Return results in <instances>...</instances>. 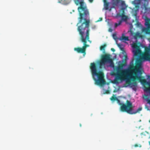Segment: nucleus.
<instances>
[{
    "label": "nucleus",
    "mask_w": 150,
    "mask_h": 150,
    "mask_svg": "<svg viewBox=\"0 0 150 150\" xmlns=\"http://www.w3.org/2000/svg\"><path fill=\"white\" fill-rule=\"evenodd\" d=\"M58 3L64 5H68L69 4L71 0H57ZM76 5H79L82 8L84 7V5H86L84 2L83 0H74Z\"/></svg>",
    "instance_id": "obj_6"
},
{
    "label": "nucleus",
    "mask_w": 150,
    "mask_h": 150,
    "mask_svg": "<svg viewBox=\"0 0 150 150\" xmlns=\"http://www.w3.org/2000/svg\"><path fill=\"white\" fill-rule=\"evenodd\" d=\"M100 68H101V66H103L106 69V67L113 68L114 67L112 60L106 57H105L102 59L100 63Z\"/></svg>",
    "instance_id": "obj_7"
},
{
    "label": "nucleus",
    "mask_w": 150,
    "mask_h": 150,
    "mask_svg": "<svg viewBox=\"0 0 150 150\" xmlns=\"http://www.w3.org/2000/svg\"><path fill=\"white\" fill-rule=\"evenodd\" d=\"M119 39L121 40L125 41L129 40L128 37H120L119 38Z\"/></svg>",
    "instance_id": "obj_9"
},
{
    "label": "nucleus",
    "mask_w": 150,
    "mask_h": 150,
    "mask_svg": "<svg viewBox=\"0 0 150 150\" xmlns=\"http://www.w3.org/2000/svg\"><path fill=\"white\" fill-rule=\"evenodd\" d=\"M104 8L105 10H110L106 11L105 18L107 17H113L120 18L121 20L114 25V28L120 25L123 21H126L127 17L125 15L124 11L127 6L124 1L121 0H103Z\"/></svg>",
    "instance_id": "obj_1"
},
{
    "label": "nucleus",
    "mask_w": 150,
    "mask_h": 150,
    "mask_svg": "<svg viewBox=\"0 0 150 150\" xmlns=\"http://www.w3.org/2000/svg\"><path fill=\"white\" fill-rule=\"evenodd\" d=\"M134 146L135 147H141V146L140 145H138L137 144H135Z\"/></svg>",
    "instance_id": "obj_12"
},
{
    "label": "nucleus",
    "mask_w": 150,
    "mask_h": 150,
    "mask_svg": "<svg viewBox=\"0 0 150 150\" xmlns=\"http://www.w3.org/2000/svg\"><path fill=\"white\" fill-rule=\"evenodd\" d=\"M109 19H106V21H107V20L109 21Z\"/></svg>",
    "instance_id": "obj_18"
},
{
    "label": "nucleus",
    "mask_w": 150,
    "mask_h": 150,
    "mask_svg": "<svg viewBox=\"0 0 150 150\" xmlns=\"http://www.w3.org/2000/svg\"><path fill=\"white\" fill-rule=\"evenodd\" d=\"M93 0H89V1L91 2Z\"/></svg>",
    "instance_id": "obj_17"
},
{
    "label": "nucleus",
    "mask_w": 150,
    "mask_h": 150,
    "mask_svg": "<svg viewBox=\"0 0 150 150\" xmlns=\"http://www.w3.org/2000/svg\"><path fill=\"white\" fill-rule=\"evenodd\" d=\"M111 50L113 51H115V50H114V49H111Z\"/></svg>",
    "instance_id": "obj_15"
},
{
    "label": "nucleus",
    "mask_w": 150,
    "mask_h": 150,
    "mask_svg": "<svg viewBox=\"0 0 150 150\" xmlns=\"http://www.w3.org/2000/svg\"><path fill=\"white\" fill-rule=\"evenodd\" d=\"M132 4L135 5V8L132 10V13L136 17L137 19V17L136 16L140 9L141 13L142 14V18L145 20V25L146 28L142 26L141 24L138 22L135 24L137 27H140L142 32H144L146 34H150V19L148 17L150 13V8H147L146 6L148 4V0H134L132 2Z\"/></svg>",
    "instance_id": "obj_3"
},
{
    "label": "nucleus",
    "mask_w": 150,
    "mask_h": 150,
    "mask_svg": "<svg viewBox=\"0 0 150 150\" xmlns=\"http://www.w3.org/2000/svg\"><path fill=\"white\" fill-rule=\"evenodd\" d=\"M90 69L92 77L96 85L102 86L101 92L103 94H108L109 93L108 83H106L104 80L103 73L100 70H98L94 63L91 64Z\"/></svg>",
    "instance_id": "obj_4"
},
{
    "label": "nucleus",
    "mask_w": 150,
    "mask_h": 150,
    "mask_svg": "<svg viewBox=\"0 0 150 150\" xmlns=\"http://www.w3.org/2000/svg\"><path fill=\"white\" fill-rule=\"evenodd\" d=\"M112 102L115 100L117 102L119 105H122L121 107L120 110L122 112H126L130 114H134L139 112L142 110V107H140L137 109H135V106L132 104L130 101L127 100L126 98L119 96L118 98L113 96L110 98Z\"/></svg>",
    "instance_id": "obj_5"
},
{
    "label": "nucleus",
    "mask_w": 150,
    "mask_h": 150,
    "mask_svg": "<svg viewBox=\"0 0 150 150\" xmlns=\"http://www.w3.org/2000/svg\"><path fill=\"white\" fill-rule=\"evenodd\" d=\"M100 20H98V21H101V20H102V18H100Z\"/></svg>",
    "instance_id": "obj_16"
},
{
    "label": "nucleus",
    "mask_w": 150,
    "mask_h": 150,
    "mask_svg": "<svg viewBox=\"0 0 150 150\" xmlns=\"http://www.w3.org/2000/svg\"><path fill=\"white\" fill-rule=\"evenodd\" d=\"M112 37L114 39H115L116 42H117V40L118 39V38L117 37V36L116 35V34H113L112 35Z\"/></svg>",
    "instance_id": "obj_10"
},
{
    "label": "nucleus",
    "mask_w": 150,
    "mask_h": 150,
    "mask_svg": "<svg viewBox=\"0 0 150 150\" xmlns=\"http://www.w3.org/2000/svg\"><path fill=\"white\" fill-rule=\"evenodd\" d=\"M96 28V27L95 25L93 26L92 27V28L93 29H95Z\"/></svg>",
    "instance_id": "obj_13"
},
{
    "label": "nucleus",
    "mask_w": 150,
    "mask_h": 150,
    "mask_svg": "<svg viewBox=\"0 0 150 150\" xmlns=\"http://www.w3.org/2000/svg\"><path fill=\"white\" fill-rule=\"evenodd\" d=\"M109 31L110 32H112V30L111 29H110L109 30Z\"/></svg>",
    "instance_id": "obj_14"
},
{
    "label": "nucleus",
    "mask_w": 150,
    "mask_h": 150,
    "mask_svg": "<svg viewBox=\"0 0 150 150\" xmlns=\"http://www.w3.org/2000/svg\"><path fill=\"white\" fill-rule=\"evenodd\" d=\"M105 45H104L103 46H102L100 47V50H104V48L105 47Z\"/></svg>",
    "instance_id": "obj_11"
},
{
    "label": "nucleus",
    "mask_w": 150,
    "mask_h": 150,
    "mask_svg": "<svg viewBox=\"0 0 150 150\" xmlns=\"http://www.w3.org/2000/svg\"><path fill=\"white\" fill-rule=\"evenodd\" d=\"M117 44L118 47L121 49L123 51V52L120 53L119 55L120 57L122 58L124 56V57L126 55L125 52L123 51L124 47V45H123L120 43H117Z\"/></svg>",
    "instance_id": "obj_8"
},
{
    "label": "nucleus",
    "mask_w": 150,
    "mask_h": 150,
    "mask_svg": "<svg viewBox=\"0 0 150 150\" xmlns=\"http://www.w3.org/2000/svg\"><path fill=\"white\" fill-rule=\"evenodd\" d=\"M78 9L80 14V18H79V23L77 24L78 27V30L81 36L82 41L84 42V46L82 48H75V51L79 53H83L84 57L86 54L85 50L87 47L89 46L86 43L88 42L91 43L89 40V21L88 18L89 13L87 10L86 5L84 7H79Z\"/></svg>",
    "instance_id": "obj_2"
}]
</instances>
